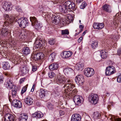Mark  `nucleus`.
<instances>
[{
    "instance_id": "393cba45",
    "label": "nucleus",
    "mask_w": 121,
    "mask_h": 121,
    "mask_svg": "<svg viewBox=\"0 0 121 121\" xmlns=\"http://www.w3.org/2000/svg\"><path fill=\"white\" fill-rule=\"evenodd\" d=\"M1 64L3 69L4 70L9 69H10V66L8 62L7 61L2 62Z\"/></svg>"
},
{
    "instance_id": "7ed1b4c3",
    "label": "nucleus",
    "mask_w": 121,
    "mask_h": 121,
    "mask_svg": "<svg viewBox=\"0 0 121 121\" xmlns=\"http://www.w3.org/2000/svg\"><path fill=\"white\" fill-rule=\"evenodd\" d=\"M17 21L19 26L22 28H25L28 24V21L26 18H21Z\"/></svg>"
},
{
    "instance_id": "72a5a7b5",
    "label": "nucleus",
    "mask_w": 121,
    "mask_h": 121,
    "mask_svg": "<svg viewBox=\"0 0 121 121\" xmlns=\"http://www.w3.org/2000/svg\"><path fill=\"white\" fill-rule=\"evenodd\" d=\"M30 52V50L29 48L27 47L24 48L22 50V52L23 54L26 55L29 54Z\"/></svg>"
},
{
    "instance_id": "c85d7f7f",
    "label": "nucleus",
    "mask_w": 121,
    "mask_h": 121,
    "mask_svg": "<svg viewBox=\"0 0 121 121\" xmlns=\"http://www.w3.org/2000/svg\"><path fill=\"white\" fill-rule=\"evenodd\" d=\"M4 85L5 86L9 89H12L13 87H14L12 82L10 80L7 81L5 83Z\"/></svg>"
},
{
    "instance_id": "0eeeda50",
    "label": "nucleus",
    "mask_w": 121,
    "mask_h": 121,
    "mask_svg": "<svg viewBox=\"0 0 121 121\" xmlns=\"http://www.w3.org/2000/svg\"><path fill=\"white\" fill-rule=\"evenodd\" d=\"M84 73L87 77H89L94 75L95 73V71L92 68H88L85 69Z\"/></svg>"
},
{
    "instance_id": "1a4fd4ad",
    "label": "nucleus",
    "mask_w": 121,
    "mask_h": 121,
    "mask_svg": "<svg viewBox=\"0 0 121 121\" xmlns=\"http://www.w3.org/2000/svg\"><path fill=\"white\" fill-rule=\"evenodd\" d=\"M34 60H41L44 57V54L42 53L37 52H34L32 56Z\"/></svg>"
},
{
    "instance_id": "2f4dec72",
    "label": "nucleus",
    "mask_w": 121,
    "mask_h": 121,
    "mask_svg": "<svg viewBox=\"0 0 121 121\" xmlns=\"http://www.w3.org/2000/svg\"><path fill=\"white\" fill-rule=\"evenodd\" d=\"M16 28V30H15L14 31V35L17 37H18L20 35H22L21 30L18 29L17 27Z\"/></svg>"
},
{
    "instance_id": "f704fd0d",
    "label": "nucleus",
    "mask_w": 121,
    "mask_h": 121,
    "mask_svg": "<svg viewBox=\"0 0 121 121\" xmlns=\"http://www.w3.org/2000/svg\"><path fill=\"white\" fill-rule=\"evenodd\" d=\"M66 19L67 24H69L73 22V18L71 15H69L67 16Z\"/></svg>"
},
{
    "instance_id": "a211bd4d",
    "label": "nucleus",
    "mask_w": 121,
    "mask_h": 121,
    "mask_svg": "<svg viewBox=\"0 0 121 121\" xmlns=\"http://www.w3.org/2000/svg\"><path fill=\"white\" fill-rule=\"evenodd\" d=\"M102 9L103 10L107 13H111L112 11L111 6L107 4L104 5L102 7Z\"/></svg>"
},
{
    "instance_id": "a18cd8bd",
    "label": "nucleus",
    "mask_w": 121,
    "mask_h": 121,
    "mask_svg": "<svg viewBox=\"0 0 121 121\" xmlns=\"http://www.w3.org/2000/svg\"><path fill=\"white\" fill-rule=\"evenodd\" d=\"M15 88V86H14V88L12 90V97H15L16 94V90L15 89H14Z\"/></svg>"
},
{
    "instance_id": "5701e85b",
    "label": "nucleus",
    "mask_w": 121,
    "mask_h": 121,
    "mask_svg": "<svg viewBox=\"0 0 121 121\" xmlns=\"http://www.w3.org/2000/svg\"><path fill=\"white\" fill-rule=\"evenodd\" d=\"M81 117L79 114H75L73 115L71 117V121H80Z\"/></svg>"
},
{
    "instance_id": "a878e982",
    "label": "nucleus",
    "mask_w": 121,
    "mask_h": 121,
    "mask_svg": "<svg viewBox=\"0 0 121 121\" xmlns=\"http://www.w3.org/2000/svg\"><path fill=\"white\" fill-rule=\"evenodd\" d=\"M28 118L27 114L25 113L21 114L19 118L20 121H27Z\"/></svg>"
},
{
    "instance_id": "c756f323",
    "label": "nucleus",
    "mask_w": 121,
    "mask_h": 121,
    "mask_svg": "<svg viewBox=\"0 0 121 121\" xmlns=\"http://www.w3.org/2000/svg\"><path fill=\"white\" fill-rule=\"evenodd\" d=\"M118 18L117 17H115L114 18L112 23V26H114L115 28L117 27L119 23Z\"/></svg>"
},
{
    "instance_id": "37998d69",
    "label": "nucleus",
    "mask_w": 121,
    "mask_h": 121,
    "mask_svg": "<svg viewBox=\"0 0 121 121\" xmlns=\"http://www.w3.org/2000/svg\"><path fill=\"white\" fill-rule=\"evenodd\" d=\"M111 121H121V119L119 118H117L113 116L111 117Z\"/></svg>"
},
{
    "instance_id": "09e8293b",
    "label": "nucleus",
    "mask_w": 121,
    "mask_h": 121,
    "mask_svg": "<svg viewBox=\"0 0 121 121\" xmlns=\"http://www.w3.org/2000/svg\"><path fill=\"white\" fill-rule=\"evenodd\" d=\"M55 74L54 73L52 72H50L48 73V76L50 78H52L54 76Z\"/></svg>"
},
{
    "instance_id": "ddd939ff",
    "label": "nucleus",
    "mask_w": 121,
    "mask_h": 121,
    "mask_svg": "<svg viewBox=\"0 0 121 121\" xmlns=\"http://www.w3.org/2000/svg\"><path fill=\"white\" fill-rule=\"evenodd\" d=\"M73 100L76 105L80 106L82 103V98L80 96L75 95L73 97Z\"/></svg>"
},
{
    "instance_id": "c9c22d12",
    "label": "nucleus",
    "mask_w": 121,
    "mask_h": 121,
    "mask_svg": "<svg viewBox=\"0 0 121 121\" xmlns=\"http://www.w3.org/2000/svg\"><path fill=\"white\" fill-rule=\"evenodd\" d=\"M42 16L46 19H48V18H50L51 17V14L50 13L47 12H43Z\"/></svg>"
},
{
    "instance_id": "8fccbe9b",
    "label": "nucleus",
    "mask_w": 121,
    "mask_h": 121,
    "mask_svg": "<svg viewBox=\"0 0 121 121\" xmlns=\"http://www.w3.org/2000/svg\"><path fill=\"white\" fill-rule=\"evenodd\" d=\"M87 5V4L85 2H83L80 6V8L81 9H83Z\"/></svg>"
},
{
    "instance_id": "6e6552de",
    "label": "nucleus",
    "mask_w": 121,
    "mask_h": 121,
    "mask_svg": "<svg viewBox=\"0 0 121 121\" xmlns=\"http://www.w3.org/2000/svg\"><path fill=\"white\" fill-rule=\"evenodd\" d=\"M116 72L115 68L112 66H110L107 67L106 69V74L107 76H110L115 73Z\"/></svg>"
},
{
    "instance_id": "49530a36",
    "label": "nucleus",
    "mask_w": 121,
    "mask_h": 121,
    "mask_svg": "<svg viewBox=\"0 0 121 121\" xmlns=\"http://www.w3.org/2000/svg\"><path fill=\"white\" fill-rule=\"evenodd\" d=\"M48 108L50 109H52L54 107V105L50 103H49L48 104Z\"/></svg>"
},
{
    "instance_id": "338daca9",
    "label": "nucleus",
    "mask_w": 121,
    "mask_h": 121,
    "mask_svg": "<svg viewBox=\"0 0 121 121\" xmlns=\"http://www.w3.org/2000/svg\"><path fill=\"white\" fill-rule=\"evenodd\" d=\"M83 0H76V1L77 3H80L83 1Z\"/></svg>"
},
{
    "instance_id": "f257e3e1",
    "label": "nucleus",
    "mask_w": 121,
    "mask_h": 121,
    "mask_svg": "<svg viewBox=\"0 0 121 121\" xmlns=\"http://www.w3.org/2000/svg\"><path fill=\"white\" fill-rule=\"evenodd\" d=\"M70 81L68 79H66L61 74L59 73L57 75L56 80V83L59 85L64 84L66 82H70Z\"/></svg>"
},
{
    "instance_id": "aec40b11",
    "label": "nucleus",
    "mask_w": 121,
    "mask_h": 121,
    "mask_svg": "<svg viewBox=\"0 0 121 121\" xmlns=\"http://www.w3.org/2000/svg\"><path fill=\"white\" fill-rule=\"evenodd\" d=\"M11 5V3L5 1L3 7L5 11L10 10L12 9V7L10 6Z\"/></svg>"
},
{
    "instance_id": "de8ad7c7",
    "label": "nucleus",
    "mask_w": 121,
    "mask_h": 121,
    "mask_svg": "<svg viewBox=\"0 0 121 121\" xmlns=\"http://www.w3.org/2000/svg\"><path fill=\"white\" fill-rule=\"evenodd\" d=\"M48 42L50 45H52L54 44L55 43V41L54 39H51L48 41Z\"/></svg>"
},
{
    "instance_id": "bb28decb",
    "label": "nucleus",
    "mask_w": 121,
    "mask_h": 121,
    "mask_svg": "<svg viewBox=\"0 0 121 121\" xmlns=\"http://www.w3.org/2000/svg\"><path fill=\"white\" fill-rule=\"evenodd\" d=\"M25 102L28 105H31L33 102V100L32 98L30 97H28L26 98L24 100Z\"/></svg>"
},
{
    "instance_id": "680f3d73",
    "label": "nucleus",
    "mask_w": 121,
    "mask_h": 121,
    "mask_svg": "<svg viewBox=\"0 0 121 121\" xmlns=\"http://www.w3.org/2000/svg\"><path fill=\"white\" fill-rule=\"evenodd\" d=\"M8 108L7 107H6L5 106H4V111H8Z\"/></svg>"
},
{
    "instance_id": "774afa93",
    "label": "nucleus",
    "mask_w": 121,
    "mask_h": 121,
    "mask_svg": "<svg viewBox=\"0 0 121 121\" xmlns=\"http://www.w3.org/2000/svg\"><path fill=\"white\" fill-rule=\"evenodd\" d=\"M36 104L37 106H39L40 104V103L39 102H37L36 103Z\"/></svg>"
},
{
    "instance_id": "b1692460",
    "label": "nucleus",
    "mask_w": 121,
    "mask_h": 121,
    "mask_svg": "<svg viewBox=\"0 0 121 121\" xmlns=\"http://www.w3.org/2000/svg\"><path fill=\"white\" fill-rule=\"evenodd\" d=\"M59 8L60 11L61 12L66 13L68 11L67 8L65 4V2L64 4L59 6Z\"/></svg>"
},
{
    "instance_id": "bf43d9fd",
    "label": "nucleus",
    "mask_w": 121,
    "mask_h": 121,
    "mask_svg": "<svg viewBox=\"0 0 121 121\" xmlns=\"http://www.w3.org/2000/svg\"><path fill=\"white\" fill-rule=\"evenodd\" d=\"M59 113L61 116H62L64 114V112L61 110H60L59 111Z\"/></svg>"
},
{
    "instance_id": "f8f14e48",
    "label": "nucleus",
    "mask_w": 121,
    "mask_h": 121,
    "mask_svg": "<svg viewBox=\"0 0 121 121\" xmlns=\"http://www.w3.org/2000/svg\"><path fill=\"white\" fill-rule=\"evenodd\" d=\"M9 17V15L7 14L6 15V19H7V21L4 23V26H6L7 25H9L11 22H12L14 21H16V19L13 16H11Z\"/></svg>"
},
{
    "instance_id": "e433bc0d",
    "label": "nucleus",
    "mask_w": 121,
    "mask_h": 121,
    "mask_svg": "<svg viewBox=\"0 0 121 121\" xmlns=\"http://www.w3.org/2000/svg\"><path fill=\"white\" fill-rule=\"evenodd\" d=\"M101 56L103 59H105L107 57V53L104 50H102L100 52Z\"/></svg>"
},
{
    "instance_id": "a19ab883",
    "label": "nucleus",
    "mask_w": 121,
    "mask_h": 121,
    "mask_svg": "<svg viewBox=\"0 0 121 121\" xmlns=\"http://www.w3.org/2000/svg\"><path fill=\"white\" fill-rule=\"evenodd\" d=\"M28 70L27 68L25 67H23L21 70V72L24 74L28 73Z\"/></svg>"
},
{
    "instance_id": "20e7f679",
    "label": "nucleus",
    "mask_w": 121,
    "mask_h": 121,
    "mask_svg": "<svg viewBox=\"0 0 121 121\" xmlns=\"http://www.w3.org/2000/svg\"><path fill=\"white\" fill-rule=\"evenodd\" d=\"M30 21L31 22V25L33 26H35L36 29H39L41 28V26L37 19L35 17H30Z\"/></svg>"
},
{
    "instance_id": "69168bd1",
    "label": "nucleus",
    "mask_w": 121,
    "mask_h": 121,
    "mask_svg": "<svg viewBox=\"0 0 121 121\" xmlns=\"http://www.w3.org/2000/svg\"><path fill=\"white\" fill-rule=\"evenodd\" d=\"M82 39V37H81L78 40V42L79 43L81 42V40Z\"/></svg>"
},
{
    "instance_id": "dca6fc26",
    "label": "nucleus",
    "mask_w": 121,
    "mask_h": 121,
    "mask_svg": "<svg viewBox=\"0 0 121 121\" xmlns=\"http://www.w3.org/2000/svg\"><path fill=\"white\" fill-rule=\"evenodd\" d=\"M4 121H14V117L11 114H6L4 116Z\"/></svg>"
},
{
    "instance_id": "423d86ee",
    "label": "nucleus",
    "mask_w": 121,
    "mask_h": 121,
    "mask_svg": "<svg viewBox=\"0 0 121 121\" xmlns=\"http://www.w3.org/2000/svg\"><path fill=\"white\" fill-rule=\"evenodd\" d=\"M75 80L76 83L78 85L81 86L83 85L85 81L83 76L80 75L77 76L75 77Z\"/></svg>"
},
{
    "instance_id": "412c9836",
    "label": "nucleus",
    "mask_w": 121,
    "mask_h": 121,
    "mask_svg": "<svg viewBox=\"0 0 121 121\" xmlns=\"http://www.w3.org/2000/svg\"><path fill=\"white\" fill-rule=\"evenodd\" d=\"M73 54L71 51H64L62 52V57L63 58H68L71 57Z\"/></svg>"
},
{
    "instance_id": "f3484780",
    "label": "nucleus",
    "mask_w": 121,
    "mask_h": 121,
    "mask_svg": "<svg viewBox=\"0 0 121 121\" xmlns=\"http://www.w3.org/2000/svg\"><path fill=\"white\" fill-rule=\"evenodd\" d=\"M12 101L13 104L15 107L17 108H20L22 107V103L19 100L16 99H13Z\"/></svg>"
},
{
    "instance_id": "4d7b16f0",
    "label": "nucleus",
    "mask_w": 121,
    "mask_h": 121,
    "mask_svg": "<svg viewBox=\"0 0 121 121\" xmlns=\"http://www.w3.org/2000/svg\"><path fill=\"white\" fill-rule=\"evenodd\" d=\"M117 81L119 83L121 82V75L119 76L117 78Z\"/></svg>"
},
{
    "instance_id": "2eb2a0df",
    "label": "nucleus",
    "mask_w": 121,
    "mask_h": 121,
    "mask_svg": "<svg viewBox=\"0 0 121 121\" xmlns=\"http://www.w3.org/2000/svg\"><path fill=\"white\" fill-rule=\"evenodd\" d=\"M93 26L95 29L100 30L104 27V25L103 23H94L93 24Z\"/></svg>"
},
{
    "instance_id": "3c124183",
    "label": "nucleus",
    "mask_w": 121,
    "mask_h": 121,
    "mask_svg": "<svg viewBox=\"0 0 121 121\" xmlns=\"http://www.w3.org/2000/svg\"><path fill=\"white\" fill-rule=\"evenodd\" d=\"M61 24L63 25V26H65L67 23V22L66 21V19L64 20L63 19L60 20V22Z\"/></svg>"
},
{
    "instance_id": "79ce46f5",
    "label": "nucleus",
    "mask_w": 121,
    "mask_h": 121,
    "mask_svg": "<svg viewBox=\"0 0 121 121\" xmlns=\"http://www.w3.org/2000/svg\"><path fill=\"white\" fill-rule=\"evenodd\" d=\"M94 117L95 119L100 118L101 117V115L98 112H95Z\"/></svg>"
},
{
    "instance_id": "603ef678",
    "label": "nucleus",
    "mask_w": 121,
    "mask_h": 121,
    "mask_svg": "<svg viewBox=\"0 0 121 121\" xmlns=\"http://www.w3.org/2000/svg\"><path fill=\"white\" fill-rule=\"evenodd\" d=\"M32 70L34 72L36 71L37 69V67L35 65H32Z\"/></svg>"
},
{
    "instance_id": "9d476101",
    "label": "nucleus",
    "mask_w": 121,
    "mask_h": 121,
    "mask_svg": "<svg viewBox=\"0 0 121 121\" xmlns=\"http://www.w3.org/2000/svg\"><path fill=\"white\" fill-rule=\"evenodd\" d=\"M51 18L52 22L56 25L58 24L60 21V17L56 14H53L52 17Z\"/></svg>"
},
{
    "instance_id": "864d4df0",
    "label": "nucleus",
    "mask_w": 121,
    "mask_h": 121,
    "mask_svg": "<svg viewBox=\"0 0 121 121\" xmlns=\"http://www.w3.org/2000/svg\"><path fill=\"white\" fill-rule=\"evenodd\" d=\"M27 89V87L25 86L24 87L22 88L21 91V93L23 94L26 92Z\"/></svg>"
},
{
    "instance_id": "6e6d98bb",
    "label": "nucleus",
    "mask_w": 121,
    "mask_h": 121,
    "mask_svg": "<svg viewBox=\"0 0 121 121\" xmlns=\"http://www.w3.org/2000/svg\"><path fill=\"white\" fill-rule=\"evenodd\" d=\"M117 54L118 56H120L121 54V49H118L117 50Z\"/></svg>"
},
{
    "instance_id": "39448f33",
    "label": "nucleus",
    "mask_w": 121,
    "mask_h": 121,
    "mask_svg": "<svg viewBox=\"0 0 121 121\" xmlns=\"http://www.w3.org/2000/svg\"><path fill=\"white\" fill-rule=\"evenodd\" d=\"M89 99L91 103L94 104H96L99 100L98 95L95 94H91L90 95Z\"/></svg>"
},
{
    "instance_id": "f03ea898",
    "label": "nucleus",
    "mask_w": 121,
    "mask_h": 121,
    "mask_svg": "<svg viewBox=\"0 0 121 121\" xmlns=\"http://www.w3.org/2000/svg\"><path fill=\"white\" fill-rule=\"evenodd\" d=\"M71 81L70 82H66L64 86L62 87L63 89L65 91V93H69L70 91H73L74 89V86L71 83Z\"/></svg>"
},
{
    "instance_id": "5fc2aeb1",
    "label": "nucleus",
    "mask_w": 121,
    "mask_h": 121,
    "mask_svg": "<svg viewBox=\"0 0 121 121\" xmlns=\"http://www.w3.org/2000/svg\"><path fill=\"white\" fill-rule=\"evenodd\" d=\"M16 10L17 11L19 12H21L22 11V10L21 8L18 6L16 8Z\"/></svg>"
},
{
    "instance_id": "473e14b6",
    "label": "nucleus",
    "mask_w": 121,
    "mask_h": 121,
    "mask_svg": "<svg viewBox=\"0 0 121 121\" xmlns=\"http://www.w3.org/2000/svg\"><path fill=\"white\" fill-rule=\"evenodd\" d=\"M46 92V91L44 90L43 89L40 90L39 92V95L40 98H42L45 96V93Z\"/></svg>"
},
{
    "instance_id": "4468645a",
    "label": "nucleus",
    "mask_w": 121,
    "mask_h": 121,
    "mask_svg": "<svg viewBox=\"0 0 121 121\" xmlns=\"http://www.w3.org/2000/svg\"><path fill=\"white\" fill-rule=\"evenodd\" d=\"M8 28H3L0 30V38H2L7 36L9 33Z\"/></svg>"
},
{
    "instance_id": "cd10ccee",
    "label": "nucleus",
    "mask_w": 121,
    "mask_h": 121,
    "mask_svg": "<svg viewBox=\"0 0 121 121\" xmlns=\"http://www.w3.org/2000/svg\"><path fill=\"white\" fill-rule=\"evenodd\" d=\"M63 71L66 75L70 74L73 72V70L70 68H67L64 69Z\"/></svg>"
},
{
    "instance_id": "c03bdc74",
    "label": "nucleus",
    "mask_w": 121,
    "mask_h": 121,
    "mask_svg": "<svg viewBox=\"0 0 121 121\" xmlns=\"http://www.w3.org/2000/svg\"><path fill=\"white\" fill-rule=\"evenodd\" d=\"M62 35H68L69 34V31L67 29L62 30H61Z\"/></svg>"
},
{
    "instance_id": "e2e57ef3",
    "label": "nucleus",
    "mask_w": 121,
    "mask_h": 121,
    "mask_svg": "<svg viewBox=\"0 0 121 121\" xmlns=\"http://www.w3.org/2000/svg\"><path fill=\"white\" fill-rule=\"evenodd\" d=\"M35 84H34L33 85L32 88L31 90V91L33 92L34 91L35 87Z\"/></svg>"
},
{
    "instance_id": "ea45409f",
    "label": "nucleus",
    "mask_w": 121,
    "mask_h": 121,
    "mask_svg": "<svg viewBox=\"0 0 121 121\" xmlns=\"http://www.w3.org/2000/svg\"><path fill=\"white\" fill-rule=\"evenodd\" d=\"M98 43L97 41H93L91 43L92 47L93 48L95 49L98 46Z\"/></svg>"
},
{
    "instance_id": "7c9ffc66",
    "label": "nucleus",
    "mask_w": 121,
    "mask_h": 121,
    "mask_svg": "<svg viewBox=\"0 0 121 121\" xmlns=\"http://www.w3.org/2000/svg\"><path fill=\"white\" fill-rule=\"evenodd\" d=\"M58 67V66L56 63H53L49 67V69L51 70H56Z\"/></svg>"
},
{
    "instance_id": "052dcab7",
    "label": "nucleus",
    "mask_w": 121,
    "mask_h": 121,
    "mask_svg": "<svg viewBox=\"0 0 121 121\" xmlns=\"http://www.w3.org/2000/svg\"><path fill=\"white\" fill-rule=\"evenodd\" d=\"M3 78L2 75L0 76V83H2L3 82Z\"/></svg>"
},
{
    "instance_id": "0e129e2a",
    "label": "nucleus",
    "mask_w": 121,
    "mask_h": 121,
    "mask_svg": "<svg viewBox=\"0 0 121 121\" xmlns=\"http://www.w3.org/2000/svg\"><path fill=\"white\" fill-rule=\"evenodd\" d=\"M25 78H22V79H21L19 81L20 82V83H21L23 82L25 80Z\"/></svg>"
},
{
    "instance_id": "4c0bfd02",
    "label": "nucleus",
    "mask_w": 121,
    "mask_h": 121,
    "mask_svg": "<svg viewBox=\"0 0 121 121\" xmlns=\"http://www.w3.org/2000/svg\"><path fill=\"white\" fill-rule=\"evenodd\" d=\"M84 67L83 64L81 63H79L77 64L76 66V68L78 70H82Z\"/></svg>"
},
{
    "instance_id": "9b49d317",
    "label": "nucleus",
    "mask_w": 121,
    "mask_h": 121,
    "mask_svg": "<svg viewBox=\"0 0 121 121\" xmlns=\"http://www.w3.org/2000/svg\"><path fill=\"white\" fill-rule=\"evenodd\" d=\"M65 4L67 8L68 11H72L75 8V4L73 2H71L69 1H68L65 2Z\"/></svg>"
},
{
    "instance_id": "13d9d810",
    "label": "nucleus",
    "mask_w": 121,
    "mask_h": 121,
    "mask_svg": "<svg viewBox=\"0 0 121 121\" xmlns=\"http://www.w3.org/2000/svg\"><path fill=\"white\" fill-rule=\"evenodd\" d=\"M83 27L84 26L82 25H80L79 26V28L80 29V32H81L83 31Z\"/></svg>"
},
{
    "instance_id": "4be33fe9",
    "label": "nucleus",
    "mask_w": 121,
    "mask_h": 121,
    "mask_svg": "<svg viewBox=\"0 0 121 121\" xmlns=\"http://www.w3.org/2000/svg\"><path fill=\"white\" fill-rule=\"evenodd\" d=\"M43 113L40 111L36 112L32 114V117L36 118H40L43 117Z\"/></svg>"
},
{
    "instance_id": "6ab92c4d",
    "label": "nucleus",
    "mask_w": 121,
    "mask_h": 121,
    "mask_svg": "<svg viewBox=\"0 0 121 121\" xmlns=\"http://www.w3.org/2000/svg\"><path fill=\"white\" fill-rule=\"evenodd\" d=\"M35 43L36 47L38 48L42 47L45 45V42L43 40H38L35 41Z\"/></svg>"
},
{
    "instance_id": "58836bf2",
    "label": "nucleus",
    "mask_w": 121,
    "mask_h": 121,
    "mask_svg": "<svg viewBox=\"0 0 121 121\" xmlns=\"http://www.w3.org/2000/svg\"><path fill=\"white\" fill-rule=\"evenodd\" d=\"M56 54L54 52H52L49 56V59L51 61H53L55 58Z\"/></svg>"
}]
</instances>
